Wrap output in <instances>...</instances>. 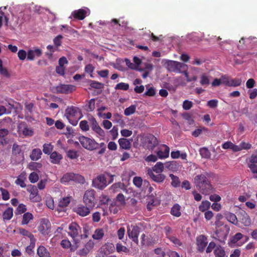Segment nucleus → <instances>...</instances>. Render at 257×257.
I'll list each match as a JSON object with an SVG mask.
<instances>
[{
	"instance_id": "obj_33",
	"label": "nucleus",
	"mask_w": 257,
	"mask_h": 257,
	"mask_svg": "<svg viewBox=\"0 0 257 257\" xmlns=\"http://www.w3.org/2000/svg\"><path fill=\"white\" fill-rule=\"evenodd\" d=\"M51 162L53 164H59L62 159V156L57 152H53L50 155Z\"/></svg>"
},
{
	"instance_id": "obj_24",
	"label": "nucleus",
	"mask_w": 257,
	"mask_h": 257,
	"mask_svg": "<svg viewBox=\"0 0 257 257\" xmlns=\"http://www.w3.org/2000/svg\"><path fill=\"white\" fill-rule=\"evenodd\" d=\"M18 132L25 137L32 136L33 135V131L28 128L26 123H21L18 126Z\"/></svg>"
},
{
	"instance_id": "obj_64",
	"label": "nucleus",
	"mask_w": 257,
	"mask_h": 257,
	"mask_svg": "<svg viewBox=\"0 0 257 257\" xmlns=\"http://www.w3.org/2000/svg\"><path fill=\"white\" fill-rule=\"evenodd\" d=\"M117 201L119 202L121 205H124L125 204V198L124 195L119 193L116 197Z\"/></svg>"
},
{
	"instance_id": "obj_14",
	"label": "nucleus",
	"mask_w": 257,
	"mask_h": 257,
	"mask_svg": "<svg viewBox=\"0 0 257 257\" xmlns=\"http://www.w3.org/2000/svg\"><path fill=\"white\" fill-rule=\"evenodd\" d=\"M51 229V223L48 219L43 218L38 226V230L44 235L48 234Z\"/></svg>"
},
{
	"instance_id": "obj_61",
	"label": "nucleus",
	"mask_w": 257,
	"mask_h": 257,
	"mask_svg": "<svg viewBox=\"0 0 257 257\" xmlns=\"http://www.w3.org/2000/svg\"><path fill=\"white\" fill-rule=\"evenodd\" d=\"M240 147L241 149V150H249L252 147V145L251 144L249 143H246L244 141H242L240 144Z\"/></svg>"
},
{
	"instance_id": "obj_54",
	"label": "nucleus",
	"mask_w": 257,
	"mask_h": 257,
	"mask_svg": "<svg viewBox=\"0 0 257 257\" xmlns=\"http://www.w3.org/2000/svg\"><path fill=\"white\" fill-rule=\"evenodd\" d=\"M0 191L2 194L3 200L6 201L10 199V194L7 189L1 187Z\"/></svg>"
},
{
	"instance_id": "obj_63",
	"label": "nucleus",
	"mask_w": 257,
	"mask_h": 257,
	"mask_svg": "<svg viewBox=\"0 0 257 257\" xmlns=\"http://www.w3.org/2000/svg\"><path fill=\"white\" fill-rule=\"evenodd\" d=\"M63 38L62 35H59L54 39L53 42L56 47H59L61 45V40Z\"/></svg>"
},
{
	"instance_id": "obj_20",
	"label": "nucleus",
	"mask_w": 257,
	"mask_h": 257,
	"mask_svg": "<svg viewBox=\"0 0 257 257\" xmlns=\"http://www.w3.org/2000/svg\"><path fill=\"white\" fill-rule=\"evenodd\" d=\"M109 191L113 193L121 191L125 193L127 192L126 186L123 183L121 182L115 183L112 185L109 188Z\"/></svg>"
},
{
	"instance_id": "obj_7",
	"label": "nucleus",
	"mask_w": 257,
	"mask_h": 257,
	"mask_svg": "<svg viewBox=\"0 0 257 257\" xmlns=\"http://www.w3.org/2000/svg\"><path fill=\"white\" fill-rule=\"evenodd\" d=\"M79 141L82 146L88 150L93 151L97 149L98 143L94 139L82 136L79 137Z\"/></svg>"
},
{
	"instance_id": "obj_39",
	"label": "nucleus",
	"mask_w": 257,
	"mask_h": 257,
	"mask_svg": "<svg viewBox=\"0 0 257 257\" xmlns=\"http://www.w3.org/2000/svg\"><path fill=\"white\" fill-rule=\"evenodd\" d=\"M227 220L233 224L236 225L238 223L236 216L232 213H228L226 214Z\"/></svg>"
},
{
	"instance_id": "obj_19",
	"label": "nucleus",
	"mask_w": 257,
	"mask_h": 257,
	"mask_svg": "<svg viewBox=\"0 0 257 257\" xmlns=\"http://www.w3.org/2000/svg\"><path fill=\"white\" fill-rule=\"evenodd\" d=\"M92 208L88 206L79 205L74 209V212L82 217H85L90 213V210Z\"/></svg>"
},
{
	"instance_id": "obj_47",
	"label": "nucleus",
	"mask_w": 257,
	"mask_h": 257,
	"mask_svg": "<svg viewBox=\"0 0 257 257\" xmlns=\"http://www.w3.org/2000/svg\"><path fill=\"white\" fill-rule=\"evenodd\" d=\"M199 152L202 158L207 159L210 157V153L206 148H201L199 150Z\"/></svg>"
},
{
	"instance_id": "obj_43",
	"label": "nucleus",
	"mask_w": 257,
	"mask_h": 257,
	"mask_svg": "<svg viewBox=\"0 0 257 257\" xmlns=\"http://www.w3.org/2000/svg\"><path fill=\"white\" fill-rule=\"evenodd\" d=\"M104 235V231L102 229H97L95 230L94 234L92 235V237L94 239H101Z\"/></svg>"
},
{
	"instance_id": "obj_53",
	"label": "nucleus",
	"mask_w": 257,
	"mask_h": 257,
	"mask_svg": "<svg viewBox=\"0 0 257 257\" xmlns=\"http://www.w3.org/2000/svg\"><path fill=\"white\" fill-rule=\"evenodd\" d=\"M90 86L92 88L101 89L103 87V84L94 80H90Z\"/></svg>"
},
{
	"instance_id": "obj_9",
	"label": "nucleus",
	"mask_w": 257,
	"mask_h": 257,
	"mask_svg": "<svg viewBox=\"0 0 257 257\" xmlns=\"http://www.w3.org/2000/svg\"><path fill=\"white\" fill-rule=\"evenodd\" d=\"M92 186L95 188L102 190L105 188L107 185L106 178L104 175H100L93 179Z\"/></svg>"
},
{
	"instance_id": "obj_13",
	"label": "nucleus",
	"mask_w": 257,
	"mask_h": 257,
	"mask_svg": "<svg viewBox=\"0 0 257 257\" xmlns=\"http://www.w3.org/2000/svg\"><path fill=\"white\" fill-rule=\"evenodd\" d=\"M127 233L128 237L132 239V240L138 243V236L140 233V228L136 225L128 226L127 229Z\"/></svg>"
},
{
	"instance_id": "obj_41",
	"label": "nucleus",
	"mask_w": 257,
	"mask_h": 257,
	"mask_svg": "<svg viewBox=\"0 0 257 257\" xmlns=\"http://www.w3.org/2000/svg\"><path fill=\"white\" fill-rule=\"evenodd\" d=\"M26 180V178L25 175H22V174L19 175L17 180L15 181V183L20 186L22 188H25L26 186V185L25 183V181Z\"/></svg>"
},
{
	"instance_id": "obj_15",
	"label": "nucleus",
	"mask_w": 257,
	"mask_h": 257,
	"mask_svg": "<svg viewBox=\"0 0 257 257\" xmlns=\"http://www.w3.org/2000/svg\"><path fill=\"white\" fill-rule=\"evenodd\" d=\"M90 126L92 131L100 137H103L105 136L104 131L99 126L96 119L91 117L89 119Z\"/></svg>"
},
{
	"instance_id": "obj_21",
	"label": "nucleus",
	"mask_w": 257,
	"mask_h": 257,
	"mask_svg": "<svg viewBox=\"0 0 257 257\" xmlns=\"http://www.w3.org/2000/svg\"><path fill=\"white\" fill-rule=\"evenodd\" d=\"M94 247V242L92 240H89L84 245V247L79 249L78 254L80 256H86L92 250Z\"/></svg>"
},
{
	"instance_id": "obj_42",
	"label": "nucleus",
	"mask_w": 257,
	"mask_h": 257,
	"mask_svg": "<svg viewBox=\"0 0 257 257\" xmlns=\"http://www.w3.org/2000/svg\"><path fill=\"white\" fill-rule=\"evenodd\" d=\"M95 100L94 98H92L89 101L86 105V110L88 112L92 111L95 109Z\"/></svg>"
},
{
	"instance_id": "obj_57",
	"label": "nucleus",
	"mask_w": 257,
	"mask_h": 257,
	"mask_svg": "<svg viewBox=\"0 0 257 257\" xmlns=\"http://www.w3.org/2000/svg\"><path fill=\"white\" fill-rule=\"evenodd\" d=\"M241 80L238 78L231 79L230 80L229 86L237 87L241 85Z\"/></svg>"
},
{
	"instance_id": "obj_11",
	"label": "nucleus",
	"mask_w": 257,
	"mask_h": 257,
	"mask_svg": "<svg viewBox=\"0 0 257 257\" xmlns=\"http://www.w3.org/2000/svg\"><path fill=\"white\" fill-rule=\"evenodd\" d=\"M170 148L165 144L161 145L155 151L158 158L164 159L167 158L169 156Z\"/></svg>"
},
{
	"instance_id": "obj_49",
	"label": "nucleus",
	"mask_w": 257,
	"mask_h": 257,
	"mask_svg": "<svg viewBox=\"0 0 257 257\" xmlns=\"http://www.w3.org/2000/svg\"><path fill=\"white\" fill-rule=\"evenodd\" d=\"M133 184L136 187L138 188H141L143 183V179L141 177H135L133 178Z\"/></svg>"
},
{
	"instance_id": "obj_18",
	"label": "nucleus",
	"mask_w": 257,
	"mask_h": 257,
	"mask_svg": "<svg viewBox=\"0 0 257 257\" xmlns=\"http://www.w3.org/2000/svg\"><path fill=\"white\" fill-rule=\"evenodd\" d=\"M80 110L77 107L71 106L68 107L65 110V116L68 120L73 117H77L80 113Z\"/></svg>"
},
{
	"instance_id": "obj_27",
	"label": "nucleus",
	"mask_w": 257,
	"mask_h": 257,
	"mask_svg": "<svg viewBox=\"0 0 257 257\" xmlns=\"http://www.w3.org/2000/svg\"><path fill=\"white\" fill-rule=\"evenodd\" d=\"M165 168L172 172H176L179 170L180 165L177 162L173 161L165 164Z\"/></svg>"
},
{
	"instance_id": "obj_46",
	"label": "nucleus",
	"mask_w": 257,
	"mask_h": 257,
	"mask_svg": "<svg viewBox=\"0 0 257 257\" xmlns=\"http://www.w3.org/2000/svg\"><path fill=\"white\" fill-rule=\"evenodd\" d=\"M136 110V106L135 105H132L128 107L125 109L124 114L126 116H128L134 113Z\"/></svg>"
},
{
	"instance_id": "obj_4",
	"label": "nucleus",
	"mask_w": 257,
	"mask_h": 257,
	"mask_svg": "<svg viewBox=\"0 0 257 257\" xmlns=\"http://www.w3.org/2000/svg\"><path fill=\"white\" fill-rule=\"evenodd\" d=\"M142 143L145 148L153 151L159 145L158 139L152 134H147L142 139Z\"/></svg>"
},
{
	"instance_id": "obj_5",
	"label": "nucleus",
	"mask_w": 257,
	"mask_h": 257,
	"mask_svg": "<svg viewBox=\"0 0 257 257\" xmlns=\"http://www.w3.org/2000/svg\"><path fill=\"white\" fill-rule=\"evenodd\" d=\"M71 181L83 184L85 182V179L80 175L73 173H67L65 174L60 180L62 183H68Z\"/></svg>"
},
{
	"instance_id": "obj_31",
	"label": "nucleus",
	"mask_w": 257,
	"mask_h": 257,
	"mask_svg": "<svg viewBox=\"0 0 257 257\" xmlns=\"http://www.w3.org/2000/svg\"><path fill=\"white\" fill-rule=\"evenodd\" d=\"M181 206L179 204L176 203L171 208L170 213L174 216L179 217L181 215Z\"/></svg>"
},
{
	"instance_id": "obj_26",
	"label": "nucleus",
	"mask_w": 257,
	"mask_h": 257,
	"mask_svg": "<svg viewBox=\"0 0 257 257\" xmlns=\"http://www.w3.org/2000/svg\"><path fill=\"white\" fill-rule=\"evenodd\" d=\"M87 13V12L85 10L80 9L74 11L72 13L71 16L75 19L83 20L86 17Z\"/></svg>"
},
{
	"instance_id": "obj_23",
	"label": "nucleus",
	"mask_w": 257,
	"mask_h": 257,
	"mask_svg": "<svg viewBox=\"0 0 257 257\" xmlns=\"http://www.w3.org/2000/svg\"><path fill=\"white\" fill-rule=\"evenodd\" d=\"M239 219L245 226H249L251 224V219L245 211H241L238 214Z\"/></svg>"
},
{
	"instance_id": "obj_8",
	"label": "nucleus",
	"mask_w": 257,
	"mask_h": 257,
	"mask_svg": "<svg viewBox=\"0 0 257 257\" xmlns=\"http://www.w3.org/2000/svg\"><path fill=\"white\" fill-rule=\"evenodd\" d=\"M165 65L168 70L180 73L181 69H185L187 65L175 61L167 60Z\"/></svg>"
},
{
	"instance_id": "obj_12",
	"label": "nucleus",
	"mask_w": 257,
	"mask_h": 257,
	"mask_svg": "<svg viewBox=\"0 0 257 257\" xmlns=\"http://www.w3.org/2000/svg\"><path fill=\"white\" fill-rule=\"evenodd\" d=\"M247 166L253 174H257V155L252 154L246 159Z\"/></svg>"
},
{
	"instance_id": "obj_52",
	"label": "nucleus",
	"mask_w": 257,
	"mask_h": 257,
	"mask_svg": "<svg viewBox=\"0 0 257 257\" xmlns=\"http://www.w3.org/2000/svg\"><path fill=\"white\" fill-rule=\"evenodd\" d=\"M43 147V151L45 154H50L53 148L50 144H44Z\"/></svg>"
},
{
	"instance_id": "obj_2",
	"label": "nucleus",
	"mask_w": 257,
	"mask_h": 257,
	"mask_svg": "<svg viewBox=\"0 0 257 257\" xmlns=\"http://www.w3.org/2000/svg\"><path fill=\"white\" fill-rule=\"evenodd\" d=\"M165 168V164L158 162L153 167L148 169L147 174L153 181L158 183H163L166 177V175L162 173Z\"/></svg>"
},
{
	"instance_id": "obj_40",
	"label": "nucleus",
	"mask_w": 257,
	"mask_h": 257,
	"mask_svg": "<svg viewBox=\"0 0 257 257\" xmlns=\"http://www.w3.org/2000/svg\"><path fill=\"white\" fill-rule=\"evenodd\" d=\"M210 206V203L207 200L203 201L201 204L199 205L198 208L201 212H205L207 211Z\"/></svg>"
},
{
	"instance_id": "obj_55",
	"label": "nucleus",
	"mask_w": 257,
	"mask_h": 257,
	"mask_svg": "<svg viewBox=\"0 0 257 257\" xmlns=\"http://www.w3.org/2000/svg\"><path fill=\"white\" fill-rule=\"evenodd\" d=\"M29 179L30 181L32 183L37 182L39 180V176L38 174L34 172L31 173L29 176Z\"/></svg>"
},
{
	"instance_id": "obj_44",
	"label": "nucleus",
	"mask_w": 257,
	"mask_h": 257,
	"mask_svg": "<svg viewBox=\"0 0 257 257\" xmlns=\"http://www.w3.org/2000/svg\"><path fill=\"white\" fill-rule=\"evenodd\" d=\"M103 249L104 253L108 254L114 251V246L112 243H106L103 246Z\"/></svg>"
},
{
	"instance_id": "obj_1",
	"label": "nucleus",
	"mask_w": 257,
	"mask_h": 257,
	"mask_svg": "<svg viewBox=\"0 0 257 257\" xmlns=\"http://www.w3.org/2000/svg\"><path fill=\"white\" fill-rule=\"evenodd\" d=\"M213 173L205 172L203 174L196 175L194 177V183L202 193L207 194L212 191L213 187L210 179L214 177Z\"/></svg>"
},
{
	"instance_id": "obj_35",
	"label": "nucleus",
	"mask_w": 257,
	"mask_h": 257,
	"mask_svg": "<svg viewBox=\"0 0 257 257\" xmlns=\"http://www.w3.org/2000/svg\"><path fill=\"white\" fill-rule=\"evenodd\" d=\"M200 83L203 86H208L210 84L209 76L206 73L202 74L200 76Z\"/></svg>"
},
{
	"instance_id": "obj_38",
	"label": "nucleus",
	"mask_w": 257,
	"mask_h": 257,
	"mask_svg": "<svg viewBox=\"0 0 257 257\" xmlns=\"http://www.w3.org/2000/svg\"><path fill=\"white\" fill-rule=\"evenodd\" d=\"M36 241V239L34 238V235H32V237L30 238V245L28 246L26 248V251L29 254H31L33 251V249L35 248Z\"/></svg>"
},
{
	"instance_id": "obj_29",
	"label": "nucleus",
	"mask_w": 257,
	"mask_h": 257,
	"mask_svg": "<svg viewBox=\"0 0 257 257\" xmlns=\"http://www.w3.org/2000/svg\"><path fill=\"white\" fill-rule=\"evenodd\" d=\"M213 252L215 257H227L224 248L220 245H217Z\"/></svg>"
},
{
	"instance_id": "obj_32",
	"label": "nucleus",
	"mask_w": 257,
	"mask_h": 257,
	"mask_svg": "<svg viewBox=\"0 0 257 257\" xmlns=\"http://www.w3.org/2000/svg\"><path fill=\"white\" fill-rule=\"evenodd\" d=\"M118 143L120 148L129 150L131 148V144L130 141L125 138H121L118 140Z\"/></svg>"
},
{
	"instance_id": "obj_22",
	"label": "nucleus",
	"mask_w": 257,
	"mask_h": 257,
	"mask_svg": "<svg viewBox=\"0 0 257 257\" xmlns=\"http://www.w3.org/2000/svg\"><path fill=\"white\" fill-rule=\"evenodd\" d=\"M230 228L228 226L226 225H224L222 228L216 229L215 232L216 238H217L219 241H221L222 239H224L227 237Z\"/></svg>"
},
{
	"instance_id": "obj_10",
	"label": "nucleus",
	"mask_w": 257,
	"mask_h": 257,
	"mask_svg": "<svg viewBox=\"0 0 257 257\" xmlns=\"http://www.w3.org/2000/svg\"><path fill=\"white\" fill-rule=\"evenodd\" d=\"M27 190L30 193L29 197L32 202H38L41 200V197L38 194V190L36 186L29 185Z\"/></svg>"
},
{
	"instance_id": "obj_36",
	"label": "nucleus",
	"mask_w": 257,
	"mask_h": 257,
	"mask_svg": "<svg viewBox=\"0 0 257 257\" xmlns=\"http://www.w3.org/2000/svg\"><path fill=\"white\" fill-rule=\"evenodd\" d=\"M169 177L172 180L171 185L173 187L177 188L180 186V181L178 177L173 175V174H170L169 175Z\"/></svg>"
},
{
	"instance_id": "obj_25",
	"label": "nucleus",
	"mask_w": 257,
	"mask_h": 257,
	"mask_svg": "<svg viewBox=\"0 0 257 257\" xmlns=\"http://www.w3.org/2000/svg\"><path fill=\"white\" fill-rule=\"evenodd\" d=\"M42 54V50L38 48H34L33 50H29L27 53V59L33 60L35 57H39Z\"/></svg>"
},
{
	"instance_id": "obj_28",
	"label": "nucleus",
	"mask_w": 257,
	"mask_h": 257,
	"mask_svg": "<svg viewBox=\"0 0 257 257\" xmlns=\"http://www.w3.org/2000/svg\"><path fill=\"white\" fill-rule=\"evenodd\" d=\"M37 253L39 257H51L49 251L43 245L38 247Z\"/></svg>"
},
{
	"instance_id": "obj_50",
	"label": "nucleus",
	"mask_w": 257,
	"mask_h": 257,
	"mask_svg": "<svg viewBox=\"0 0 257 257\" xmlns=\"http://www.w3.org/2000/svg\"><path fill=\"white\" fill-rule=\"evenodd\" d=\"M79 127L83 132H87L89 130V125L86 120H83L80 122Z\"/></svg>"
},
{
	"instance_id": "obj_37",
	"label": "nucleus",
	"mask_w": 257,
	"mask_h": 257,
	"mask_svg": "<svg viewBox=\"0 0 257 257\" xmlns=\"http://www.w3.org/2000/svg\"><path fill=\"white\" fill-rule=\"evenodd\" d=\"M33 219V215L31 213L27 212L24 214L22 221V224H27L30 220Z\"/></svg>"
},
{
	"instance_id": "obj_3",
	"label": "nucleus",
	"mask_w": 257,
	"mask_h": 257,
	"mask_svg": "<svg viewBox=\"0 0 257 257\" xmlns=\"http://www.w3.org/2000/svg\"><path fill=\"white\" fill-rule=\"evenodd\" d=\"M68 233L70 236L75 244L80 242V240L83 238H87V235L82 234V228L76 222H72L69 226Z\"/></svg>"
},
{
	"instance_id": "obj_62",
	"label": "nucleus",
	"mask_w": 257,
	"mask_h": 257,
	"mask_svg": "<svg viewBox=\"0 0 257 257\" xmlns=\"http://www.w3.org/2000/svg\"><path fill=\"white\" fill-rule=\"evenodd\" d=\"M94 67L92 64H89L86 65L85 67V71L86 73H89L91 77H93L92 72L94 70Z\"/></svg>"
},
{
	"instance_id": "obj_48",
	"label": "nucleus",
	"mask_w": 257,
	"mask_h": 257,
	"mask_svg": "<svg viewBox=\"0 0 257 257\" xmlns=\"http://www.w3.org/2000/svg\"><path fill=\"white\" fill-rule=\"evenodd\" d=\"M129 88V84L124 82H120L117 84L115 86L116 90H127Z\"/></svg>"
},
{
	"instance_id": "obj_30",
	"label": "nucleus",
	"mask_w": 257,
	"mask_h": 257,
	"mask_svg": "<svg viewBox=\"0 0 257 257\" xmlns=\"http://www.w3.org/2000/svg\"><path fill=\"white\" fill-rule=\"evenodd\" d=\"M42 155L41 149L37 148L34 149L32 151L31 154L30 156L31 159L32 161H38L41 158Z\"/></svg>"
},
{
	"instance_id": "obj_6",
	"label": "nucleus",
	"mask_w": 257,
	"mask_h": 257,
	"mask_svg": "<svg viewBox=\"0 0 257 257\" xmlns=\"http://www.w3.org/2000/svg\"><path fill=\"white\" fill-rule=\"evenodd\" d=\"M95 192L93 190H86L83 195V202L85 205L93 208L96 204Z\"/></svg>"
},
{
	"instance_id": "obj_60",
	"label": "nucleus",
	"mask_w": 257,
	"mask_h": 257,
	"mask_svg": "<svg viewBox=\"0 0 257 257\" xmlns=\"http://www.w3.org/2000/svg\"><path fill=\"white\" fill-rule=\"evenodd\" d=\"M193 106V102L188 100H185L183 101V108L184 110H189Z\"/></svg>"
},
{
	"instance_id": "obj_17",
	"label": "nucleus",
	"mask_w": 257,
	"mask_h": 257,
	"mask_svg": "<svg viewBox=\"0 0 257 257\" xmlns=\"http://www.w3.org/2000/svg\"><path fill=\"white\" fill-rule=\"evenodd\" d=\"M207 238L204 235H200L196 238L197 249L200 252H203L207 245Z\"/></svg>"
},
{
	"instance_id": "obj_51",
	"label": "nucleus",
	"mask_w": 257,
	"mask_h": 257,
	"mask_svg": "<svg viewBox=\"0 0 257 257\" xmlns=\"http://www.w3.org/2000/svg\"><path fill=\"white\" fill-rule=\"evenodd\" d=\"M70 202L69 197H64L60 200L59 202V206L61 207H65L68 205Z\"/></svg>"
},
{
	"instance_id": "obj_45",
	"label": "nucleus",
	"mask_w": 257,
	"mask_h": 257,
	"mask_svg": "<svg viewBox=\"0 0 257 257\" xmlns=\"http://www.w3.org/2000/svg\"><path fill=\"white\" fill-rule=\"evenodd\" d=\"M208 129L205 127H201L196 129L192 133V135L194 137H198L203 132H208Z\"/></svg>"
},
{
	"instance_id": "obj_16",
	"label": "nucleus",
	"mask_w": 257,
	"mask_h": 257,
	"mask_svg": "<svg viewBox=\"0 0 257 257\" xmlns=\"http://www.w3.org/2000/svg\"><path fill=\"white\" fill-rule=\"evenodd\" d=\"M55 89L58 93L68 94L75 90V86L70 84H61L57 86Z\"/></svg>"
},
{
	"instance_id": "obj_56",
	"label": "nucleus",
	"mask_w": 257,
	"mask_h": 257,
	"mask_svg": "<svg viewBox=\"0 0 257 257\" xmlns=\"http://www.w3.org/2000/svg\"><path fill=\"white\" fill-rule=\"evenodd\" d=\"M168 239L176 246H179L182 245V242L179 238L176 237L175 236L172 235L171 236H170Z\"/></svg>"
},
{
	"instance_id": "obj_58",
	"label": "nucleus",
	"mask_w": 257,
	"mask_h": 257,
	"mask_svg": "<svg viewBox=\"0 0 257 257\" xmlns=\"http://www.w3.org/2000/svg\"><path fill=\"white\" fill-rule=\"evenodd\" d=\"M22 152L21 147L16 144H14L12 148V152L14 155H19Z\"/></svg>"
},
{
	"instance_id": "obj_59",
	"label": "nucleus",
	"mask_w": 257,
	"mask_h": 257,
	"mask_svg": "<svg viewBox=\"0 0 257 257\" xmlns=\"http://www.w3.org/2000/svg\"><path fill=\"white\" fill-rule=\"evenodd\" d=\"M67 157L71 159H77L78 157L77 152L74 150H70L67 153Z\"/></svg>"
},
{
	"instance_id": "obj_34",
	"label": "nucleus",
	"mask_w": 257,
	"mask_h": 257,
	"mask_svg": "<svg viewBox=\"0 0 257 257\" xmlns=\"http://www.w3.org/2000/svg\"><path fill=\"white\" fill-rule=\"evenodd\" d=\"M13 216V209L11 207L7 208L3 213V219L9 220Z\"/></svg>"
}]
</instances>
